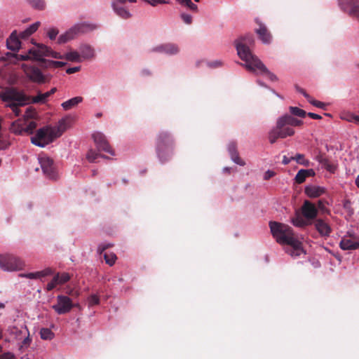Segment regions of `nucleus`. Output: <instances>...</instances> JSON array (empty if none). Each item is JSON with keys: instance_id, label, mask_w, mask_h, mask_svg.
Wrapping results in <instances>:
<instances>
[{"instance_id": "f257e3e1", "label": "nucleus", "mask_w": 359, "mask_h": 359, "mask_svg": "<svg viewBox=\"0 0 359 359\" xmlns=\"http://www.w3.org/2000/svg\"><path fill=\"white\" fill-rule=\"evenodd\" d=\"M254 43V38L252 34H247L240 37L236 43L238 55L245 64V67L250 72H259L264 74L269 80L276 81L277 76L271 72L261 60L252 54L250 47Z\"/></svg>"}, {"instance_id": "f03ea898", "label": "nucleus", "mask_w": 359, "mask_h": 359, "mask_svg": "<svg viewBox=\"0 0 359 359\" xmlns=\"http://www.w3.org/2000/svg\"><path fill=\"white\" fill-rule=\"evenodd\" d=\"M269 227L273 236L278 243L290 246L286 252L292 257H299L305 253L302 243L290 226L278 222H270Z\"/></svg>"}, {"instance_id": "7ed1b4c3", "label": "nucleus", "mask_w": 359, "mask_h": 359, "mask_svg": "<svg viewBox=\"0 0 359 359\" xmlns=\"http://www.w3.org/2000/svg\"><path fill=\"white\" fill-rule=\"evenodd\" d=\"M303 124L302 120L293 117L292 115L285 114L280 117L276 122V126L269 133L270 143L273 144L278 138L284 139L294 134L293 127L301 126Z\"/></svg>"}, {"instance_id": "20e7f679", "label": "nucleus", "mask_w": 359, "mask_h": 359, "mask_svg": "<svg viewBox=\"0 0 359 359\" xmlns=\"http://www.w3.org/2000/svg\"><path fill=\"white\" fill-rule=\"evenodd\" d=\"M175 147V140L169 132L163 130L157 134L155 148L157 156L162 163L172 158Z\"/></svg>"}, {"instance_id": "39448f33", "label": "nucleus", "mask_w": 359, "mask_h": 359, "mask_svg": "<svg viewBox=\"0 0 359 359\" xmlns=\"http://www.w3.org/2000/svg\"><path fill=\"white\" fill-rule=\"evenodd\" d=\"M1 99L4 102H8L7 106L12 109L16 116L20 115V106L32 104L28 95L15 88L6 90L1 95Z\"/></svg>"}, {"instance_id": "423d86ee", "label": "nucleus", "mask_w": 359, "mask_h": 359, "mask_svg": "<svg viewBox=\"0 0 359 359\" xmlns=\"http://www.w3.org/2000/svg\"><path fill=\"white\" fill-rule=\"evenodd\" d=\"M95 29V26L86 22L78 23L68 29L65 33L61 34L58 39L59 44L65 43L74 39L80 34H85Z\"/></svg>"}, {"instance_id": "0eeeda50", "label": "nucleus", "mask_w": 359, "mask_h": 359, "mask_svg": "<svg viewBox=\"0 0 359 359\" xmlns=\"http://www.w3.org/2000/svg\"><path fill=\"white\" fill-rule=\"evenodd\" d=\"M54 131L52 126L41 128L36 131L34 136L31 137V142L38 147H44L57 138Z\"/></svg>"}, {"instance_id": "6e6552de", "label": "nucleus", "mask_w": 359, "mask_h": 359, "mask_svg": "<svg viewBox=\"0 0 359 359\" xmlns=\"http://www.w3.org/2000/svg\"><path fill=\"white\" fill-rule=\"evenodd\" d=\"M25 266L24 262L19 257L11 255H0V268L6 271L22 270Z\"/></svg>"}, {"instance_id": "1a4fd4ad", "label": "nucleus", "mask_w": 359, "mask_h": 359, "mask_svg": "<svg viewBox=\"0 0 359 359\" xmlns=\"http://www.w3.org/2000/svg\"><path fill=\"white\" fill-rule=\"evenodd\" d=\"M29 53L33 55L36 61L44 62L45 59L43 57H52L56 59H65V55H61L59 53L53 51L50 48L43 44H38L36 48L29 49Z\"/></svg>"}, {"instance_id": "9d476101", "label": "nucleus", "mask_w": 359, "mask_h": 359, "mask_svg": "<svg viewBox=\"0 0 359 359\" xmlns=\"http://www.w3.org/2000/svg\"><path fill=\"white\" fill-rule=\"evenodd\" d=\"M22 69L29 79L34 83H44L50 81V77L43 75L38 67L23 64Z\"/></svg>"}, {"instance_id": "9b49d317", "label": "nucleus", "mask_w": 359, "mask_h": 359, "mask_svg": "<svg viewBox=\"0 0 359 359\" xmlns=\"http://www.w3.org/2000/svg\"><path fill=\"white\" fill-rule=\"evenodd\" d=\"M76 306L69 297L60 294L57 297V304L53 305L52 308L57 314L62 315L70 312Z\"/></svg>"}, {"instance_id": "f8f14e48", "label": "nucleus", "mask_w": 359, "mask_h": 359, "mask_svg": "<svg viewBox=\"0 0 359 359\" xmlns=\"http://www.w3.org/2000/svg\"><path fill=\"white\" fill-rule=\"evenodd\" d=\"M39 160L43 174L50 180H56L57 173L53 161L48 156L41 157Z\"/></svg>"}, {"instance_id": "ddd939ff", "label": "nucleus", "mask_w": 359, "mask_h": 359, "mask_svg": "<svg viewBox=\"0 0 359 359\" xmlns=\"http://www.w3.org/2000/svg\"><path fill=\"white\" fill-rule=\"evenodd\" d=\"M341 8L350 16L359 20V0H339Z\"/></svg>"}, {"instance_id": "4468645a", "label": "nucleus", "mask_w": 359, "mask_h": 359, "mask_svg": "<svg viewBox=\"0 0 359 359\" xmlns=\"http://www.w3.org/2000/svg\"><path fill=\"white\" fill-rule=\"evenodd\" d=\"M93 138L100 151H105L111 155H114V151L109 145L104 134L99 132L95 133L93 135Z\"/></svg>"}, {"instance_id": "2eb2a0df", "label": "nucleus", "mask_w": 359, "mask_h": 359, "mask_svg": "<svg viewBox=\"0 0 359 359\" xmlns=\"http://www.w3.org/2000/svg\"><path fill=\"white\" fill-rule=\"evenodd\" d=\"M152 52L164 53L168 55H176L180 52V48L177 44L168 43L154 47Z\"/></svg>"}, {"instance_id": "dca6fc26", "label": "nucleus", "mask_w": 359, "mask_h": 359, "mask_svg": "<svg viewBox=\"0 0 359 359\" xmlns=\"http://www.w3.org/2000/svg\"><path fill=\"white\" fill-rule=\"evenodd\" d=\"M304 217L308 219H313L318 215V210L314 204L309 201H305L302 207Z\"/></svg>"}, {"instance_id": "f3484780", "label": "nucleus", "mask_w": 359, "mask_h": 359, "mask_svg": "<svg viewBox=\"0 0 359 359\" xmlns=\"http://www.w3.org/2000/svg\"><path fill=\"white\" fill-rule=\"evenodd\" d=\"M8 331L10 335L15 340H21L23 337L28 334V329L26 325H22L20 327L17 326L10 327Z\"/></svg>"}, {"instance_id": "a211bd4d", "label": "nucleus", "mask_w": 359, "mask_h": 359, "mask_svg": "<svg viewBox=\"0 0 359 359\" xmlns=\"http://www.w3.org/2000/svg\"><path fill=\"white\" fill-rule=\"evenodd\" d=\"M57 91L56 88H53L50 91L45 93H39L36 96H28L32 104L41 103L43 104L46 102L47 99Z\"/></svg>"}, {"instance_id": "6ab92c4d", "label": "nucleus", "mask_w": 359, "mask_h": 359, "mask_svg": "<svg viewBox=\"0 0 359 359\" xmlns=\"http://www.w3.org/2000/svg\"><path fill=\"white\" fill-rule=\"evenodd\" d=\"M316 159L328 172L331 173L335 172L337 168V165L331 162L326 156L320 154L316 157Z\"/></svg>"}, {"instance_id": "aec40b11", "label": "nucleus", "mask_w": 359, "mask_h": 359, "mask_svg": "<svg viewBox=\"0 0 359 359\" xmlns=\"http://www.w3.org/2000/svg\"><path fill=\"white\" fill-rule=\"evenodd\" d=\"M6 45L8 48L13 51H17L20 49V41L18 36L17 35L16 31H13L11 33V36L6 41Z\"/></svg>"}, {"instance_id": "412c9836", "label": "nucleus", "mask_w": 359, "mask_h": 359, "mask_svg": "<svg viewBox=\"0 0 359 359\" xmlns=\"http://www.w3.org/2000/svg\"><path fill=\"white\" fill-rule=\"evenodd\" d=\"M339 246L344 250H356L359 248V242L351 238L344 237L339 243Z\"/></svg>"}, {"instance_id": "4be33fe9", "label": "nucleus", "mask_w": 359, "mask_h": 359, "mask_svg": "<svg viewBox=\"0 0 359 359\" xmlns=\"http://www.w3.org/2000/svg\"><path fill=\"white\" fill-rule=\"evenodd\" d=\"M316 229L322 236H329L331 233V228L329 224L323 219H318L315 223Z\"/></svg>"}, {"instance_id": "5701e85b", "label": "nucleus", "mask_w": 359, "mask_h": 359, "mask_svg": "<svg viewBox=\"0 0 359 359\" xmlns=\"http://www.w3.org/2000/svg\"><path fill=\"white\" fill-rule=\"evenodd\" d=\"M316 172L313 169H301L298 171L297 173L294 180L295 182L297 184H302L305 182L306 179L309 177H313L315 176Z\"/></svg>"}, {"instance_id": "b1692460", "label": "nucleus", "mask_w": 359, "mask_h": 359, "mask_svg": "<svg viewBox=\"0 0 359 359\" xmlns=\"http://www.w3.org/2000/svg\"><path fill=\"white\" fill-rule=\"evenodd\" d=\"M228 150L230 154L231 159L238 165H245V163L238 156L237 151L236 144L235 142H231L229 144Z\"/></svg>"}, {"instance_id": "393cba45", "label": "nucleus", "mask_w": 359, "mask_h": 359, "mask_svg": "<svg viewBox=\"0 0 359 359\" xmlns=\"http://www.w3.org/2000/svg\"><path fill=\"white\" fill-rule=\"evenodd\" d=\"M26 124V120L18 119L13 122L10 127L11 133L15 135H22L25 133V125Z\"/></svg>"}, {"instance_id": "a878e982", "label": "nucleus", "mask_w": 359, "mask_h": 359, "mask_svg": "<svg viewBox=\"0 0 359 359\" xmlns=\"http://www.w3.org/2000/svg\"><path fill=\"white\" fill-rule=\"evenodd\" d=\"M52 273V270L49 268L46 269L41 271H36L33 273H21L20 274V277H25L30 279H37L41 278Z\"/></svg>"}, {"instance_id": "bb28decb", "label": "nucleus", "mask_w": 359, "mask_h": 359, "mask_svg": "<svg viewBox=\"0 0 359 359\" xmlns=\"http://www.w3.org/2000/svg\"><path fill=\"white\" fill-rule=\"evenodd\" d=\"M111 6L114 12L123 19L129 18L131 15L129 11L122 5L118 4L116 2H112Z\"/></svg>"}, {"instance_id": "cd10ccee", "label": "nucleus", "mask_w": 359, "mask_h": 359, "mask_svg": "<svg viewBox=\"0 0 359 359\" xmlns=\"http://www.w3.org/2000/svg\"><path fill=\"white\" fill-rule=\"evenodd\" d=\"M324 192L325 189L320 187L309 186L305 188V193L310 198H317Z\"/></svg>"}, {"instance_id": "c85d7f7f", "label": "nucleus", "mask_w": 359, "mask_h": 359, "mask_svg": "<svg viewBox=\"0 0 359 359\" xmlns=\"http://www.w3.org/2000/svg\"><path fill=\"white\" fill-rule=\"evenodd\" d=\"M68 118H62L58 122V125L55 127H52L53 130H55V136L57 137H60L62 133L68 128Z\"/></svg>"}, {"instance_id": "c756f323", "label": "nucleus", "mask_w": 359, "mask_h": 359, "mask_svg": "<svg viewBox=\"0 0 359 359\" xmlns=\"http://www.w3.org/2000/svg\"><path fill=\"white\" fill-rule=\"evenodd\" d=\"M256 32L259 35V38L262 41L263 43H270L271 36L265 26L261 25L259 28L256 30Z\"/></svg>"}, {"instance_id": "7c9ffc66", "label": "nucleus", "mask_w": 359, "mask_h": 359, "mask_svg": "<svg viewBox=\"0 0 359 359\" xmlns=\"http://www.w3.org/2000/svg\"><path fill=\"white\" fill-rule=\"evenodd\" d=\"M83 101V97L80 96L74 97L71 98L63 103H62V107L65 110H69L73 107L77 106L79 103Z\"/></svg>"}, {"instance_id": "2f4dec72", "label": "nucleus", "mask_w": 359, "mask_h": 359, "mask_svg": "<svg viewBox=\"0 0 359 359\" xmlns=\"http://www.w3.org/2000/svg\"><path fill=\"white\" fill-rule=\"evenodd\" d=\"M81 56L83 59L92 58L94 56L93 49L88 45H84L81 47Z\"/></svg>"}, {"instance_id": "473e14b6", "label": "nucleus", "mask_w": 359, "mask_h": 359, "mask_svg": "<svg viewBox=\"0 0 359 359\" xmlns=\"http://www.w3.org/2000/svg\"><path fill=\"white\" fill-rule=\"evenodd\" d=\"M65 59L72 62H81V56L76 51H70L65 55Z\"/></svg>"}, {"instance_id": "72a5a7b5", "label": "nucleus", "mask_w": 359, "mask_h": 359, "mask_svg": "<svg viewBox=\"0 0 359 359\" xmlns=\"http://www.w3.org/2000/svg\"><path fill=\"white\" fill-rule=\"evenodd\" d=\"M292 223L297 227H304L308 225V222L298 213H297L296 216L292 219Z\"/></svg>"}, {"instance_id": "f704fd0d", "label": "nucleus", "mask_w": 359, "mask_h": 359, "mask_svg": "<svg viewBox=\"0 0 359 359\" xmlns=\"http://www.w3.org/2000/svg\"><path fill=\"white\" fill-rule=\"evenodd\" d=\"M43 67H49V68H59L64 67L65 65V62L60 61H54V60H44L43 63Z\"/></svg>"}, {"instance_id": "c9c22d12", "label": "nucleus", "mask_w": 359, "mask_h": 359, "mask_svg": "<svg viewBox=\"0 0 359 359\" xmlns=\"http://www.w3.org/2000/svg\"><path fill=\"white\" fill-rule=\"evenodd\" d=\"M54 333L49 328H41L40 336L42 339L50 340L54 337Z\"/></svg>"}, {"instance_id": "e433bc0d", "label": "nucleus", "mask_w": 359, "mask_h": 359, "mask_svg": "<svg viewBox=\"0 0 359 359\" xmlns=\"http://www.w3.org/2000/svg\"><path fill=\"white\" fill-rule=\"evenodd\" d=\"M37 124L34 121H26V124L25 125V133L27 134H32L36 129Z\"/></svg>"}, {"instance_id": "4c0bfd02", "label": "nucleus", "mask_w": 359, "mask_h": 359, "mask_svg": "<svg viewBox=\"0 0 359 359\" xmlns=\"http://www.w3.org/2000/svg\"><path fill=\"white\" fill-rule=\"evenodd\" d=\"M55 276H57V282L59 285L65 284V283L68 282L72 276L68 273H57Z\"/></svg>"}, {"instance_id": "58836bf2", "label": "nucleus", "mask_w": 359, "mask_h": 359, "mask_svg": "<svg viewBox=\"0 0 359 359\" xmlns=\"http://www.w3.org/2000/svg\"><path fill=\"white\" fill-rule=\"evenodd\" d=\"M292 159L296 161L297 163L304 166H309L310 164V161L305 159L304 155L302 154H297L295 156H292Z\"/></svg>"}, {"instance_id": "ea45409f", "label": "nucleus", "mask_w": 359, "mask_h": 359, "mask_svg": "<svg viewBox=\"0 0 359 359\" xmlns=\"http://www.w3.org/2000/svg\"><path fill=\"white\" fill-rule=\"evenodd\" d=\"M289 110L292 115L299 117L303 118L306 115V112L304 110L297 107H290Z\"/></svg>"}, {"instance_id": "a19ab883", "label": "nucleus", "mask_w": 359, "mask_h": 359, "mask_svg": "<svg viewBox=\"0 0 359 359\" xmlns=\"http://www.w3.org/2000/svg\"><path fill=\"white\" fill-rule=\"evenodd\" d=\"M29 4L39 10H43L45 8V2L43 0H27Z\"/></svg>"}, {"instance_id": "79ce46f5", "label": "nucleus", "mask_w": 359, "mask_h": 359, "mask_svg": "<svg viewBox=\"0 0 359 359\" xmlns=\"http://www.w3.org/2000/svg\"><path fill=\"white\" fill-rule=\"evenodd\" d=\"M181 5H184L190 8L191 11H196L198 6L192 3L191 0H176Z\"/></svg>"}, {"instance_id": "37998d69", "label": "nucleus", "mask_w": 359, "mask_h": 359, "mask_svg": "<svg viewBox=\"0 0 359 359\" xmlns=\"http://www.w3.org/2000/svg\"><path fill=\"white\" fill-rule=\"evenodd\" d=\"M104 259L107 264H108L109 266H112L113 264H114V263L116 262V256L114 253H111V254L105 253L104 255Z\"/></svg>"}, {"instance_id": "c03bdc74", "label": "nucleus", "mask_w": 359, "mask_h": 359, "mask_svg": "<svg viewBox=\"0 0 359 359\" xmlns=\"http://www.w3.org/2000/svg\"><path fill=\"white\" fill-rule=\"evenodd\" d=\"M98 156H101V155H100L97 152H96L95 151L93 150V149H90L88 154H87V159L88 160L89 162L90 163H93L95 162V161L96 160V158L98 157ZM102 157H104V156H102Z\"/></svg>"}, {"instance_id": "a18cd8bd", "label": "nucleus", "mask_w": 359, "mask_h": 359, "mask_svg": "<svg viewBox=\"0 0 359 359\" xmlns=\"http://www.w3.org/2000/svg\"><path fill=\"white\" fill-rule=\"evenodd\" d=\"M88 302L90 306L98 305L100 304V298L97 294H91L88 298Z\"/></svg>"}, {"instance_id": "49530a36", "label": "nucleus", "mask_w": 359, "mask_h": 359, "mask_svg": "<svg viewBox=\"0 0 359 359\" xmlns=\"http://www.w3.org/2000/svg\"><path fill=\"white\" fill-rule=\"evenodd\" d=\"M309 102L311 103L312 105L320 108V109H325L326 107V104L324 102H322L320 101H318L316 100H313L311 97L308 100Z\"/></svg>"}, {"instance_id": "de8ad7c7", "label": "nucleus", "mask_w": 359, "mask_h": 359, "mask_svg": "<svg viewBox=\"0 0 359 359\" xmlns=\"http://www.w3.org/2000/svg\"><path fill=\"white\" fill-rule=\"evenodd\" d=\"M58 33L59 30L55 27H53L48 29V31L47 32V35L50 40H54L55 39Z\"/></svg>"}, {"instance_id": "09e8293b", "label": "nucleus", "mask_w": 359, "mask_h": 359, "mask_svg": "<svg viewBox=\"0 0 359 359\" xmlns=\"http://www.w3.org/2000/svg\"><path fill=\"white\" fill-rule=\"evenodd\" d=\"M17 59L19 60H21V61H26V60H36L34 58L33 55L32 53H29V50L26 54L18 55H17Z\"/></svg>"}, {"instance_id": "8fccbe9b", "label": "nucleus", "mask_w": 359, "mask_h": 359, "mask_svg": "<svg viewBox=\"0 0 359 359\" xmlns=\"http://www.w3.org/2000/svg\"><path fill=\"white\" fill-rule=\"evenodd\" d=\"M57 278H58L57 276H54L53 280L47 284L46 290L48 291H50V290H53L56 287L57 285H59L58 282H57Z\"/></svg>"}, {"instance_id": "3c124183", "label": "nucleus", "mask_w": 359, "mask_h": 359, "mask_svg": "<svg viewBox=\"0 0 359 359\" xmlns=\"http://www.w3.org/2000/svg\"><path fill=\"white\" fill-rule=\"evenodd\" d=\"M146 2L149 3L152 6H156L158 4H169L168 0H147Z\"/></svg>"}, {"instance_id": "603ef678", "label": "nucleus", "mask_w": 359, "mask_h": 359, "mask_svg": "<svg viewBox=\"0 0 359 359\" xmlns=\"http://www.w3.org/2000/svg\"><path fill=\"white\" fill-rule=\"evenodd\" d=\"M40 26V22H36L32 25H30L28 28H27V32H29V34L32 35L33 33H34Z\"/></svg>"}, {"instance_id": "864d4df0", "label": "nucleus", "mask_w": 359, "mask_h": 359, "mask_svg": "<svg viewBox=\"0 0 359 359\" xmlns=\"http://www.w3.org/2000/svg\"><path fill=\"white\" fill-rule=\"evenodd\" d=\"M23 340L22 341V344L20 346V347H23V346H29L30 343H31V341L32 339H30L29 337V332L28 331V334H27L25 337H23Z\"/></svg>"}, {"instance_id": "5fc2aeb1", "label": "nucleus", "mask_w": 359, "mask_h": 359, "mask_svg": "<svg viewBox=\"0 0 359 359\" xmlns=\"http://www.w3.org/2000/svg\"><path fill=\"white\" fill-rule=\"evenodd\" d=\"M181 18L186 24L190 25L192 22V17L189 14L182 13Z\"/></svg>"}, {"instance_id": "6e6d98bb", "label": "nucleus", "mask_w": 359, "mask_h": 359, "mask_svg": "<svg viewBox=\"0 0 359 359\" xmlns=\"http://www.w3.org/2000/svg\"><path fill=\"white\" fill-rule=\"evenodd\" d=\"M295 88L299 93H302L307 99V100L310 98L311 96L305 91L304 89L297 85L295 86Z\"/></svg>"}, {"instance_id": "4d7b16f0", "label": "nucleus", "mask_w": 359, "mask_h": 359, "mask_svg": "<svg viewBox=\"0 0 359 359\" xmlns=\"http://www.w3.org/2000/svg\"><path fill=\"white\" fill-rule=\"evenodd\" d=\"M276 175L275 172L272 171V170H267L265 173H264V179L265 180H269V179H271V177H273L274 175Z\"/></svg>"}, {"instance_id": "13d9d810", "label": "nucleus", "mask_w": 359, "mask_h": 359, "mask_svg": "<svg viewBox=\"0 0 359 359\" xmlns=\"http://www.w3.org/2000/svg\"><path fill=\"white\" fill-rule=\"evenodd\" d=\"M110 245L109 244H101L97 248V252L101 255Z\"/></svg>"}, {"instance_id": "bf43d9fd", "label": "nucleus", "mask_w": 359, "mask_h": 359, "mask_svg": "<svg viewBox=\"0 0 359 359\" xmlns=\"http://www.w3.org/2000/svg\"><path fill=\"white\" fill-rule=\"evenodd\" d=\"M80 67H74L67 69L66 72L68 74H72L76 72H78L80 70Z\"/></svg>"}, {"instance_id": "052dcab7", "label": "nucleus", "mask_w": 359, "mask_h": 359, "mask_svg": "<svg viewBox=\"0 0 359 359\" xmlns=\"http://www.w3.org/2000/svg\"><path fill=\"white\" fill-rule=\"evenodd\" d=\"M14 355L10 352L5 353L0 355V359H14Z\"/></svg>"}, {"instance_id": "680f3d73", "label": "nucleus", "mask_w": 359, "mask_h": 359, "mask_svg": "<svg viewBox=\"0 0 359 359\" xmlns=\"http://www.w3.org/2000/svg\"><path fill=\"white\" fill-rule=\"evenodd\" d=\"M28 31L27 30V29L25 30H24L23 32H21L19 34V37H20L21 39H27L28 38L29 36H31V34H29V32H27Z\"/></svg>"}, {"instance_id": "e2e57ef3", "label": "nucleus", "mask_w": 359, "mask_h": 359, "mask_svg": "<svg viewBox=\"0 0 359 359\" xmlns=\"http://www.w3.org/2000/svg\"><path fill=\"white\" fill-rule=\"evenodd\" d=\"M310 118H313V119H321L322 117L321 116L317 114H315V113H312V112H309L308 114H306Z\"/></svg>"}, {"instance_id": "0e129e2a", "label": "nucleus", "mask_w": 359, "mask_h": 359, "mask_svg": "<svg viewBox=\"0 0 359 359\" xmlns=\"http://www.w3.org/2000/svg\"><path fill=\"white\" fill-rule=\"evenodd\" d=\"M66 293L71 296H78L79 294L77 291H74L73 289L67 290Z\"/></svg>"}, {"instance_id": "69168bd1", "label": "nucleus", "mask_w": 359, "mask_h": 359, "mask_svg": "<svg viewBox=\"0 0 359 359\" xmlns=\"http://www.w3.org/2000/svg\"><path fill=\"white\" fill-rule=\"evenodd\" d=\"M292 160H293L292 159V156L290 157V158H288L286 156H284L283 158L282 163L284 165H287V164H289L291 162Z\"/></svg>"}, {"instance_id": "338daca9", "label": "nucleus", "mask_w": 359, "mask_h": 359, "mask_svg": "<svg viewBox=\"0 0 359 359\" xmlns=\"http://www.w3.org/2000/svg\"><path fill=\"white\" fill-rule=\"evenodd\" d=\"M127 1L135 3L136 0H114L113 2H116L118 4L122 5L126 3Z\"/></svg>"}, {"instance_id": "774afa93", "label": "nucleus", "mask_w": 359, "mask_h": 359, "mask_svg": "<svg viewBox=\"0 0 359 359\" xmlns=\"http://www.w3.org/2000/svg\"><path fill=\"white\" fill-rule=\"evenodd\" d=\"M318 207L320 210L324 211L325 209V202L323 201H318Z\"/></svg>"}]
</instances>
